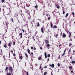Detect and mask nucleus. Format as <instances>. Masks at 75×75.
<instances>
[{"instance_id": "obj_1", "label": "nucleus", "mask_w": 75, "mask_h": 75, "mask_svg": "<svg viewBox=\"0 0 75 75\" xmlns=\"http://www.w3.org/2000/svg\"><path fill=\"white\" fill-rule=\"evenodd\" d=\"M8 68L9 69V72L8 73H7V75H13V74L11 75V74L13 73V68L11 67H9Z\"/></svg>"}, {"instance_id": "obj_2", "label": "nucleus", "mask_w": 75, "mask_h": 75, "mask_svg": "<svg viewBox=\"0 0 75 75\" xmlns=\"http://www.w3.org/2000/svg\"><path fill=\"white\" fill-rule=\"evenodd\" d=\"M31 16L30 14V15H29V16H28V20H30L31 19Z\"/></svg>"}, {"instance_id": "obj_3", "label": "nucleus", "mask_w": 75, "mask_h": 75, "mask_svg": "<svg viewBox=\"0 0 75 75\" xmlns=\"http://www.w3.org/2000/svg\"><path fill=\"white\" fill-rule=\"evenodd\" d=\"M63 38H65L66 37V34L65 33H63L62 35Z\"/></svg>"}, {"instance_id": "obj_4", "label": "nucleus", "mask_w": 75, "mask_h": 75, "mask_svg": "<svg viewBox=\"0 0 75 75\" xmlns=\"http://www.w3.org/2000/svg\"><path fill=\"white\" fill-rule=\"evenodd\" d=\"M26 13L28 14V15H30V11L28 10L26 11Z\"/></svg>"}, {"instance_id": "obj_5", "label": "nucleus", "mask_w": 75, "mask_h": 75, "mask_svg": "<svg viewBox=\"0 0 75 75\" xmlns=\"http://www.w3.org/2000/svg\"><path fill=\"white\" fill-rule=\"evenodd\" d=\"M11 42L9 43L8 46L10 47H11Z\"/></svg>"}, {"instance_id": "obj_6", "label": "nucleus", "mask_w": 75, "mask_h": 75, "mask_svg": "<svg viewBox=\"0 0 75 75\" xmlns=\"http://www.w3.org/2000/svg\"><path fill=\"white\" fill-rule=\"evenodd\" d=\"M25 37H26V38H27L28 37V34L27 33H26L25 35Z\"/></svg>"}, {"instance_id": "obj_7", "label": "nucleus", "mask_w": 75, "mask_h": 75, "mask_svg": "<svg viewBox=\"0 0 75 75\" xmlns=\"http://www.w3.org/2000/svg\"><path fill=\"white\" fill-rule=\"evenodd\" d=\"M50 44H47V47L48 49H50Z\"/></svg>"}, {"instance_id": "obj_8", "label": "nucleus", "mask_w": 75, "mask_h": 75, "mask_svg": "<svg viewBox=\"0 0 75 75\" xmlns=\"http://www.w3.org/2000/svg\"><path fill=\"white\" fill-rule=\"evenodd\" d=\"M56 7L57 8H59V6L58 4H57L56 5Z\"/></svg>"}, {"instance_id": "obj_9", "label": "nucleus", "mask_w": 75, "mask_h": 75, "mask_svg": "<svg viewBox=\"0 0 75 75\" xmlns=\"http://www.w3.org/2000/svg\"><path fill=\"white\" fill-rule=\"evenodd\" d=\"M0 51H1V54H0V57H1L2 55H1V53H2V49L0 50Z\"/></svg>"}, {"instance_id": "obj_10", "label": "nucleus", "mask_w": 75, "mask_h": 75, "mask_svg": "<svg viewBox=\"0 0 75 75\" xmlns=\"http://www.w3.org/2000/svg\"><path fill=\"white\" fill-rule=\"evenodd\" d=\"M49 16H48L47 15L48 19V20H50V18H51V16H50L49 15Z\"/></svg>"}, {"instance_id": "obj_11", "label": "nucleus", "mask_w": 75, "mask_h": 75, "mask_svg": "<svg viewBox=\"0 0 75 75\" xmlns=\"http://www.w3.org/2000/svg\"><path fill=\"white\" fill-rule=\"evenodd\" d=\"M22 35H23V34H22V33H21L20 34L19 33V35L21 36V38H22Z\"/></svg>"}, {"instance_id": "obj_12", "label": "nucleus", "mask_w": 75, "mask_h": 75, "mask_svg": "<svg viewBox=\"0 0 75 75\" xmlns=\"http://www.w3.org/2000/svg\"><path fill=\"white\" fill-rule=\"evenodd\" d=\"M45 58H47V53L45 52Z\"/></svg>"}, {"instance_id": "obj_13", "label": "nucleus", "mask_w": 75, "mask_h": 75, "mask_svg": "<svg viewBox=\"0 0 75 75\" xmlns=\"http://www.w3.org/2000/svg\"><path fill=\"white\" fill-rule=\"evenodd\" d=\"M19 59H21V60H22V59H23V56H19Z\"/></svg>"}, {"instance_id": "obj_14", "label": "nucleus", "mask_w": 75, "mask_h": 75, "mask_svg": "<svg viewBox=\"0 0 75 75\" xmlns=\"http://www.w3.org/2000/svg\"><path fill=\"white\" fill-rule=\"evenodd\" d=\"M54 36L55 37L57 38V37H58V34H54Z\"/></svg>"}, {"instance_id": "obj_15", "label": "nucleus", "mask_w": 75, "mask_h": 75, "mask_svg": "<svg viewBox=\"0 0 75 75\" xmlns=\"http://www.w3.org/2000/svg\"><path fill=\"white\" fill-rule=\"evenodd\" d=\"M71 36H72L71 35V32H69V38L71 37Z\"/></svg>"}, {"instance_id": "obj_16", "label": "nucleus", "mask_w": 75, "mask_h": 75, "mask_svg": "<svg viewBox=\"0 0 75 75\" xmlns=\"http://www.w3.org/2000/svg\"><path fill=\"white\" fill-rule=\"evenodd\" d=\"M28 54H30V51L28 49Z\"/></svg>"}, {"instance_id": "obj_17", "label": "nucleus", "mask_w": 75, "mask_h": 75, "mask_svg": "<svg viewBox=\"0 0 75 75\" xmlns=\"http://www.w3.org/2000/svg\"><path fill=\"white\" fill-rule=\"evenodd\" d=\"M69 14L68 13H67L65 16V17H66V18L67 17H68V16Z\"/></svg>"}, {"instance_id": "obj_18", "label": "nucleus", "mask_w": 75, "mask_h": 75, "mask_svg": "<svg viewBox=\"0 0 75 75\" xmlns=\"http://www.w3.org/2000/svg\"><path fill=\"white\" fill-rule=\"evenodd\" d=\"M51 67L52 68H54V64H52L51 65Z\"/></svg>"}, {"instance_id": "obj_19", "label": "nucleus", "mask_w": 75, "mask_h": 75, "mask_svg": "<svg viewBox=\"0 0 75 75\" xmlns=\"http://www.w3.org/2000/svg\"><path fill=\"white\" fill-rule=\"evenodd\" d=\"M41 59H42V58L41 57H39L38 58V59L39 60H41Z\"/></svg>"}, {"instance_id": "obj_20", "label": "nucleus", "mask_w": 75, "mask_h": 75, "mask_svg": "<svg viewBox=\"0 0 75 75\" xmlns=\"http://www.w3.org/2000/svg\"><path fill=\"white\" fill-rule=\"evenodd\" d=\"M25 54L26 56V57L27 58L28 57V55H27V54L25 53Z\"/></svg>"}, {"instance_id": "obj_21", "label": "nucleus", "mask_w": 75, "mask_h": 75, "mask_svg": "<svg viewBox=\"0 0 75 75\" xmlns=\"http://www.w3.org/2000/svg\"><path fill=\"white\" fill-rule=\"evenodd\" d=\"M41 31L42 32V33H44V31H43V28H41Z\"/></svg>"}, {"instance_id": "obj_22", "label": "nucleus", "mask_w": 75, "mask_h": 75, "mask_svg": "<svg viewBox=\"0 0 75 75\" xmlns=\"http://www.w3.org/2000/svg\"><path fill=\"white\" fill-rule=\"evenodd\" d=\"M72 14L73 15V17H74V16H75V13H74V12H73L72 13Z\"/></svg>"}, {"instance_id": "obj_23", "label": "nucleus", "mask_w": 75, "mask_h": 75, "mask_svg": "<svg viewBox=\"0 0 75 75\" xmlns=\"http://www.w3.org/2000/svg\"><path fill=\"white\" fill-rule=\"evenodd\" d=\"M8 68V67H6L5 69V71H7V69Z\"/></svg>"}, {"instance_id": "obj_24", "label": "nucleus", "mask_w": 75, "mask_h": 75, "mask_svg": "<svg viewBox=\"0 0 75 75\" xmlns=\"http://www.w3.org/2000/svg\"><path fill=\"white\" fill-rule=\"evenodd\" d=\"M69 45L70 47H71L72 45V43H69Z\"/></svg>"}, {"instance_id": "obj_25", "label": "nucleus", "mask_w": 75, "mask_h": 75, "mask_svg": "<svg viewBox=\"0 0 75 75\" xmlns=\"http://www.w3.org/2000/svg\"><path fill=\"white\" fill-rule=\"evenodd\" d=\"M57 28V26H56V25H55L53 27L54 28Z\"/></svg>"}, {"instance_id": "obj_26", "label": "nucleus", "mask_w": 75, "mask_h": 75, "mask_svg": "<svg viewBox=\"0 0 75 75\" xmlns=\"http://www.w3.org/2000/svg\"><path fill=\"white\" fill-rule=\"evenodd\" d=\"M45 43L46 44H47V40H45Z\"/></svg>"}, {"instance_id": "obj_27", "label": "nucleus", "mask_w": 75, "mask_h": 75, "mask_svg": "<svg viewBox=\"0 0 75 75\" xmlns=\"http://www.w3.org/2000/svg\"><path fill=\"white\" fill-rule=\"evenodd\" d=\"M51 28H52L53 26H52V23L51 24Z\"/></svg>"}, {"instance_id": "obj_28", "label": "nucleus", "mask_w": 75, "mask_h": 75, "mask_svg": "<svg viewBox=\"0 0 75 75\" xmlns=\"http://www.w3.org/2000/svg\"><path fill=\"white\" fill-rule=\"evenodd\" d=\"M37 25H38V27H39L40 26V23H39V22H38V23Z\"/></svg>"}, {"instance_id": "obj_29", "label": "nucleus", "mask_w": 75, "mask_h": 75, "mask_svg": "<svg viewBox=\"0 0 75 75\" xmlns=\"http://www.w3.org/2000/svg\"><path fill=\"white\" fill-rule=\"evenodd\" d=\"M4 47H5V48H7V45H6V44H5L4 46Z\"/></svg>"}, {"instance_id": "obj_30", "label": "nucleus", "mask_w": 75, "mask_h": 75, "mask_svg": "<svg viewBox=\"0 0 75 75\" xmlns=\"http://www.w3.org/2000/svg\"><path fill=\"white\" fill-rule=\"evenodd\" d=\"M34 7H35V8H38V6L36 5V6H34Z\"/></svg>"}, {"instance_id": "obj_31", "label": "nucleus", "mask_w": 75, "mask_h": 75, "mask_svg": "<svg viewBox=\"0 0 75 75\" xmlns=\"http://www.w3.org/2000/svg\"><path fill=\"white\" fill-rule=\"evenodd\" d=\"M57 65L58 67H59V66H60V64H59V63H58L57 64Z\"/></svg>"}, {"instance_id": "obj_32", "label": "nucleus", "mask_w": 75, "mask_h": 75, "mask_svg": "<svg viewBox=\"0 0 75 75\" xmlns=\"http://www.w3.org/2000/svg\"><path fill=\"white\" fill-rule=\"evenodd\" d=\"M50 57V54H47V57Z\"/></svg>"}, {"instance_id": "obj_33", "label": "nucleus", "mask_w": 75, "mask_h": 75, "mask_svg": "<svg viewBox=\"0 0 75 75\" xmlns=\"http://www.w3.org/2000/svg\"><path fill=\"white\" fill-rule=\"evenodd\" d=\"M14 19H13V18H12L11 19V21H12V22H14V20H13Z\"/></svg>"}, {"instance_id": "obj_34", "label": "nucleus", "mask_w": 75, "mask_h": 75, "mask_svg": "<svg viewBox=\"0 0 75 75\" xmlns=\"http://www.w3.org/2000/svg\"><path fill=\"white\" fill-rule=\"evenodd\" d=\"M47 73L46 72H45L44 73V75H46V74H47Z\"/></svg>"}, {"instance_id": "obj_35", "label": "nucleus", "mask_w": 75, "mask_h": 75, "mask_svg": "<svg viewBox=\"0 0 75 75\" xmlns=\"http://www.w3.org/2000/svg\"><path fill=\"white\" fill-rule=\"evenodd\" d=\"M16 44V42H13V45H15V44Z\"/></svg>"}, {"instance_id": "obj_36", "label": "nucleus", "mask_w": 75, "mask_h": 75, "mask_svg": "<svg viewBox=\"0 0 75 75\" xmlns=\"http://www.w3.org/2000/svg\"><path fill=\"white\" fill-rule=\"evenodd\" d=\"M63 14H65V11L63 10Z\"/></svg>"}, {"instance_id": "obj_37", "label": "nucleus", "mask_w": 75, "mask_h": 75, "mask_svg": "<svg viewBox=\"0 0 75 75\" xmlns=\"http://www.w3.org/2000/svg\"><path fill=\"white\" fill-rule=\"evenodd\" d=\"M72 63L73 64H75V61H73L72 62Z\"/></svg>"}, {"instance_id": "obj_38", "label": "nucleus", "mask_w": 75, "mask_h": 75, "mask_svg": "<svg viewBox=\"0 0 75 75\" xmlns=\"http://www.w3.org/2000/svg\"><path fill=\"white\" fill-rule=\"evenodd\" d=\"M4 0H1L2 3H4Z\"/></svg>"}, {"instance_id": "obj_39", "label": "nucleus", "mask_w": 75, "mask_h": 75, "mask_svg": "<svg viewBox=\"0 0 75 75\" xmlns=\"http://www.w3.org/2000/svg\"><path fill=\"white\" fill-rule=\"evenodd\" d=\"M72 67H71V66H70L69 67V69H72Z\"/></svg>"}, {"instance_id": "obj_40", "label": "nucleus", "mask_w": 75, "mask_h": 75, "mask_svg": "<svg viewBox=\"0 0 75 75\" xmlns=\"http://www.w3.org/2000/svg\"><path fill=\"white\" fill-rule=\"evenodd\" d=\"M65 51H66V49H65V50H64V54H65Z\"/></svg>"}, {"instance_id": "obj_41", "label": "nucleus", "mask_w": 75, "mask_h": 75, "mask_svg": "<svg viewBox=\"0 0 75 75\" xmlns=\"http://www.w3.org/2000/svg\"><path fill=\"white\" fill-rule=\"evenodd\" d=\"M13 55L14 57H16V54L15 53L13 54Z\"/></svg>"}, {"instance_id": "obj_42", "label": "nucleus", "mask_w": 75, "mask_h": 75, "mask_svg": "<svg viewBox=\"0 0 75 75\" xmlns=\"http://www.w3.org/2000/svg\"><path fill=\"white\" fill-rule=\"evenodd\" d=\"M26 6L27 7H29L30 6V5H29L28 4H26Z\"/></svg>"}, {"instance_id": "obj_43", "label": "nucleus", "mask_w": 75, "mask_h": 75, "mask_svg": "<svg viewBox=\"0 0 75 75\" xmlns=\"http://www.w3.org/2000/svg\"><path fill=\"white\" fill-rule=\"evenodd\" d=\"M22 30L23 31V33H24V30L23 29H22Z\"/></svg>"}, {"instance_id": "obj_44", "label": "nucleus", "mask_w": 75, "mask_h": 75, "mask_svg": "<svg viewBox=\"0 0 75 75\" xmlns=\"http://www.w3.org/2000/svg\"><path fill=\"white\" fill-rule=\"evenodd\" d=\"M31 50H33V47H31Z\"/></svg>"}, {"instance_id": "obj_45", "label": "nucleus", "mask_w": 75, "mask_h": 75, "mask_svg": "<svg viewBox=\"0 0 75 75\" xmlns=\"http://www.w3.org/2000/svg\"><path fill=\"white\" fill-rule=\"evenodd\" d=\"M47 67L46 66H45L44 67V68H47Z\"/></svg>"}, {"instance_id": "obj_46", "label": "nucleus", "mask_w": 75, "mask_h": 75, "mask_svg": "<svg viewBox=\"0 0 75 75\" xmlns=\"http://www.w3.org/2000/svg\"><path fill=\"white\" fill-rule=\"evenodd\" d=\"M69 52H71V49H69Z\"/></svg>"}, {"instance_id": "obj_47", "label": "nucleus", "mask_w": 75, "mask_h": 75, "mask_svg": "<svg viewBox=\"0 0 75 75\" xmlns=\"http://www.w3.org/2000/svg\"><path fill=\"white\" fill-rule=\"evenodd\" d=\"M33 50H36V48H35V47H34L33 48Z\"/></svg>"}, {"instance_id": "obj_48", "label": "nucleus", "mask_w": 75, "mask_h": 75, "mask_svg": "<svg viewBox=\"0 0 75 75\" xmlns=\"http://www.w3.org/2000/svg\"><path fill=\"white\" fill-rule=\"evenodd\" d=\"M64 55H65V53H63V54H62V56H64Z\"/></svg>"}, {"instance_id": "obj_49", "label": "nucleus", "mask_w": 75, "mask_h": 75, "mask_svg": "<svg viewBox=\"0 0 75 75\" xmlns=\"http://www.w3.org/2000/svg\"><path fill=\"white\" fill-rule=\"evenodd\" d=\"M57 71H56V72H59V70H58V69L57 70Z\"/></svg>"}, {"instance_id": "obj_50", "label": "nucleus", "mask_w": 75, "mask_h": 75, "mask_svg": "<svg viewBox=\"0 0 75 75\" xmlns=\"http://www.w3.org/2000/svg\"><path fill=\"white\" fill-rule=\"evenodd\" d=\"M40 50H42V47H40Z\"/></svg>"}, {"instance_id": "obj_51", "label": "nucleus", "mask_w": 75, "mask_h": 75, "mask_svg": "<svg viewBox=\"0 0 75 75\" xmlns=\"http://www.w3.org/2000/svg\"><path fill=\"white\" fill-rule=\"evenodd\" d=\"M67 33H70V32H69V31H67Z\"/></svg>"}, {"instance_id": "obj_52", "label": "nucleus", "mask_w": 75, "mask_h": 75, "mask_svg": "<svg viewBox=\"0 0 75 75\" xmlns=\"http://www.w3.org/2000/svg\"><path fill=\"white\" fill-rule=\"evenodd\" d=\"M27 75H28V72H27Z\"/></svg>"}, {"instance_id": "obj_53", "label": "nucleus", "mask_w": 75, "mask_h": 75, "mask_svg": "<svg viewBox=\"0 0 75 75\" xmlns=\"http://www.w3.org/2000/svg\"><path fill=\"white\" fill-rule=\"evenodd\" d=\"M49 60H50V59L49 58H48L47 59V61L48 62V61H49Z\"/></svg>"}, {"instance_id": "obj_54", "label": "nucleus", "mask_w": 75, "mask_h": 75, "mask_svg": "<svg viewBox=\"0 0 75 75\" xmlns=\"http://www.w3.org/2000/svg\"><path fill=\"white\" fill-rule=\"evenodd\" d=\"M70 41H72V39L71 38H70Z\"/></svg>"}, {"instance_id": "obj_55", "label": "nucleus", "mask_w": 75, "mask_h": 75, "mask_svg": "<svg viewBox=\"0 0 75 75\" xmlns=\"http://www.w3.org/2000/svg\"><path fill=\"white\" fill-rule=\"evenodd\" d=\"M1 44V40L0 41V44Z\"/></svg>"}, {"instance_id": "obj_56", "label": "nucleus", "mask_w": 75, "mask_h": 75, "mask_svg": "<svg viewBox=\"0 0 75 75\" xmlns=\"http://www.w3.org/2000/svg\"><path fill=\"white\" fill-rule=\"evenodd\" d=\"M35 66H38V64H35Z\"/></svg>"}, {"instance_id": "obj_57", "label": "nucleus", "mask_w": 75, "mask_h": 75, "mask_svg": "<svg viewBox=\"0 0 75 75\" xmlns=\"http://www.w3.org/2000/svg\"><path fill=\"white\" fill-rule=\"evenodd\" d=\"M5 23H6V26L7 25V22H5Z\"/></svg>"}, {"instance_id": "obj_58", "label": "nucleus", "mask_w": 75, "mask_h": 75, "mask_svg": "<svg viewBox=\"0 0 75 75\" xmlns=\"http://www.w3.org/2000/svg\"><path fill=\"white\" fill-rule=\"evenodd\" d=\"M11 52H12V53L13 52V51L12 50H11Z\"/></svg>"}, {"instance_id": "obj_59", "label": "nucleus", "mask_w": 75, "mask_h": 75, "mask_svg": "<svg viewBox=\"0 0 75 75\" xmlns=\"http://www.w3.org/2000/svg\"><path fill=\"white\" fill-rule=\"evenodd\" d=\"M1 8L0 7V11H1Z\"/></svg>"}, {"instance_id": "obj_60", "label": "nucleus", "mask_w": 75, "mask_h": 75, "mask_svg": "<svg viewBox=\"0 0 75 75\" xmlns=\"http://www.w3.org/2000/svg\"><path fill=\"white\" fill-rule=\"evenodd\" d=\"M31 55H33V52L31 53Z\"/></svg>"}, {"instance_id": "obj_61", "label": "nucleus", "mask_w": 75, "mask_h": 75, "mask_svg": "<svg viewBox=\"0 0 75 75\" xmlns=\"http://www.w3.org/2000/svg\"><path fill=\"white\" fill-rule=\"evenodd\" d=\"M72 56H71L70 57V59H72Z\"/></svg>"}, {"instance_id": "obj_62", "label": "nucleus", "mask_w": 75, "mask_h": 75, "mask_svg": "<svg viewBox=\"0 0 75 75\" xmlns=\"http://www.w3.org/2000/svg\"><path fill=\"white\" fill-rule=\"evenodd\" d=\"M43 70V69H42V68L41 69V71H42Z\"/></svg>"}, {"instance_id": "obj_63", "label": "nucleus", "mask_w": 75, "mask_h": 75, "mask_svg": "<svg viewBox=\"0 0 75 75\" xmlns=\"http://www.w3.org/2000/svg\"><path fill=\"white\" fill-rule=\"evenodd\" d=\"M49 43V42L48 41V40H47V43L48 44V43Z\"/></svg>"}, {"instance_id": "obj_64", "label": "nucleus", "mask_w": 75, "mask_h": 75, "mask_svg": "<svg viewBox=\"0 0 75 75\" xmlns=\"http://www.w3.org/2000/svg\"><path fill=\"white\" fill-rule=\"evenodd\" d=\"M40 68H41V65H40Z\"/></svg>"}]
</instances>
